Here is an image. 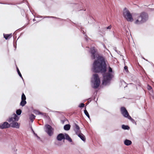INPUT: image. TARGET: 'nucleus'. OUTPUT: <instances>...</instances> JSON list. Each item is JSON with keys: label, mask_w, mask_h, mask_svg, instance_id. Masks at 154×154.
<instances>
[{"label": "nucleus", "mask_w": 154, "mask_h": 154, "mask_svg": "<svg viewBox=\"0 0 154 154\" xmlns=\"http://www.w3.org/2000/svg\"><path fill=\"white\" fill-rule=\"evenodd\" d=\"M83 33H84V31H83Z\"/></svg>", "instance_id": "36"}, {"label": "nucleus", "mask_w": 154, "mask_h": 154, "mask_svg": "<svg viewBox=\"0 0 154 154\" xmlns=\"http://www.w3.org/2000/svg\"><path fill=\"white\" fill-rule=\"evenodd\" d=\"M57 18L56 17H53V16H44V17H43V18Z\"/></svg>", "instance_id": "26"}, {"label": "nucleus", "mask_w": 154, "mask_h": 154, "mask_svg": "<svg viewBox=\"0 0 154 154\" xmlns=\"http://www.w3.org/2000/svg\"><path fill=\"white\" fill-rule=\"evenodd\" d=\"M74 130L76 134L77 135L81 133V131L80 130V128L78 125L76 124H75V127Z\"/></svg>", "instance_id": "12"}, {"label": "nucleus", "mask_w": 154, "mask_h": 154, "mask_svg": "<svg viewBox=\"0 0 154 154\" xmlns=\"http://www.w3.org/2000/svg\"><path fill=\"white\" fill-rule=\"evenodd\" d=\"M78 135L82 140L84 142L86 140L85 137V136L83 134L81 133L80 134H79Z\"/></svg>", "instance_id": "13"}, {"label": "nucleus", "mask_w": 154, "mask_h": 154, "mask_svg": "<svg viewBox=\"0 0 154 154\" xmlns=\"http://www.w3.org/2000/svg\"><path fill=\"white\" fill-rule=\"evenodd\" d=\"M34 113L36 115H39V114H42V113L39 112L38 110H35L34 111Z\"/></svg>", "instance_id": "23"}, {"label": "nucleus", "mask_w": 154, "mask_h": 154, "mask_svg": "<svg viewBox=\"0 0 154 154\" xmlns=\"http://www.w3.org/2000/svg\"><path fill=\"white\" fill-rule=\"evenodd\" d=\"M84 113L85 115L89 118H90V116L88 114V113L86 110L85 109L84 110Z\"/></svg>", "instance_id": "24"}, {"label": "nucleus", "mask_w": 154, "mask_h": 154, "mask_svg": "<svg viewBox=\"0 0 154 154\" xmlns=\"http://www.w3.org/2000/svg\"><path fill=\"white\" fill-rule=\"evenodd\" d=\"M4 38L5 39L7 40L8 38H11L12 36V34H3Z\"/></svg>", "instance_id": "14"}, {"label": "nucleus", "mask_w": 154, "mask_h": 154, "mask_svg": "<svg viewBox=\"0 0 154 154\" xmlns=\"http://www.w3.org/2000/svg\"><path fill=\"white\" fill-rule=\"evenodd\" d=\"M85 38L86 40L87 41L88 40V37H87V36L86 35H85Z\"/></svg>", "instance_id": "31"}, {"label": "nucleus", "mask_w": 154, "mask_h": 154, "mask_svg": "<svg viewBox=\"0 0 154 154\" xmlns=\"http://www.w3.org/2000/svg\"><path fill=\"white\" fill-rule=\"evenodd\" d=\"M19 118L18 116L16 114H14L13 115V117L10 118L8 120V121L10 123L17 121L19 120Z\"/></svg>", "instance_id": "8"}, {"label": "nucleus", "mask_w": 154, "mask_h": 154, "mask_svg": "<svg viewBox=\"0 0 154 154\" xmlns=\"http://www.w3.org/2000/svg\"><path fill=\"white\" fill-rule=\"evenodd\" d=\"M61 145V144H58V145L59 146H60V145Z\"/></svg>", "instance_id": "35"}, {"label": "nucleus", "mask_w": 154, "mask_h": 154, "mask_svg": "<svg viewBox=\"0 0 154 154\" xmlns=\"http://www.w3.org/2000/svg\"><path fill=\"white\" fill-rule=\"evenodd\" d=\"M10 127L11 126L12 128H19L20 127V124L16 122L10 123Z\"/></svg>", "instance_id": "10"}, {"label": "nucleus", "mask_w": 154, "mask_h": 154, "mask_svg": "<svg viewBox=\"0 0 154 154\" xmlns=\"http://www.w3.org/2000/svg\"><path fill=\"white\" fill-rule=\"evenodd\" d=\"M100 83V79L97 74H94L91 79V85L94 88H97Z\"/></svg>", "instance_id": "4"}, {"label": "nucleus", "mask_w": 154, "mask_h": 154, "mask_svg": "<svg viewBox=\"0 0 154 154\" xmlns=\"http://www.w3.org/2000/svg\"><path fill=\"white\" fill-rule=\"evenodd\" d=\"M26 100H22L20 104L22 106H23L26 104Z\"/></svg>", "instance_id": "19"}, {"label": "nucleus", "mask_w": 154, "mask_h": 154, "mask_svg": "<svg viewBox=\"0 0 154 154\" xmlns=\"http://www.w3.org/2000/svg\"><path fill=\"white\" fill-rule=\"evenodd\" d=\"M116 49V48H115V49Z\"/></svg>", "instance_id": "38"}, {"label": "nucleus", "mask_w": 154, "mask_h": 154, "mask_svg": "<svg viewBox=\"0 0 154 154\" xmlns=\"http://www.w3.org/2000/svg\"><path fill=\"white\" fill-rule=\"evenodd\" d=\"M147 88V89L149 90H150L152 89V88L151 87L148 85Z\"/></svg>", "instance_id": "28"}, {"label": "nucleus", "mask_w": 154, "mask_h": 154, "mask_svg": "<svg viewBox=\"0 0 154 154\" xmlns=\"http://www.w3.org/2000/svg\"><path fill=\"white\" fill-rule=\"evenodd\" d=\"M123 16L128 21L132 22L133 20L131 14L126 8H125L124 9Z\"/></svg>", "instance_id": "5"}, {"label": "nucleus", "mask_w": 154, "mask_h": 154, "mask_svg": "<svg viewBox=\"0 0 154 154\" xmlns=\"http://www.w3.org/2000/svg\"><path fill=\"white\" fill-rule=\"evenodd\" d=\"M65 139L64 134L61 133L59 134L57 137V139L58 141H61L63 139Z\"/></svg>", "instance_id": "11"}, {"label": "nucleus", "mask_w": 154, "mask_h": 154, "mask_svg": "<svg viewBox=\"0 0 154 154\" xmlns=\"http://www.w3.org/2000/svg\"><path fill=\"white\" fill-rule=\"evenodd\" d=\"M35 118V116L33 114H31L29 116V119H30L31 121L32 122L33 119H34Z\"/></svg>", "instance_id": "18"}, {"label": "nucleus", "mask_w": 154, "mask_h": 154, "mask_svg": "<svg viewBox=\"0 0 154 154\" xmlns=\"http://www.w3.org/2000/svg\"><path fill=\"white\" fill-rule=\"evenodd\" d=\"M70 125H69L67 124L65 125L64 127V128L65 130H69L70 129Z\"/></svg>", "instance_id": "17"}, {"label": "nucleus", "mask_w": 154, "mask_h": 154, "mask_svg": "<svg viewBox=\"0 0 154 154\" xmlns=\"http://www.w3.org/2000/svg\"><path fill=\"white\" fill-rule=\"evenodd\" d=\"M10 127V124L7 122H5L3 124H0V128L1 129L8 128Z\"/></svg>", "instance_id": "9"}, {"label": "nucleus", "mask_w": 154, "mask_h": 154, "mask_svg": "<svg viewBox=\"0 0 154 154\" xmlns=\"http://www.w3.org/2000/svg\"><path fill=\"white\" fill-rule=\"evenodd\" d=\"M42 17V16H41V17Z\"/></svg>", "instance_id": "37"}, {"label": "nucleus", "mask_w": 154, "mask_h": 154, "mask_svg": "<svg viewBox=\"0 0 154 154\" xmlns=\"http://www.w3.org/2000/svg\"><path fill=\"white\" fill-rule=\"evenodd\" d=\"M151 91L152 93H153V91H152V90H151Z\"/></svg>", "instance_id": "33"}, {"label": "nucleus", "mask_w": 154, "mask_h": 154, "mask_svg": "<svg viewBox=\"0 0 154 154\" xmlns=\"http://www.w3.org/2000/svg\"><path fill=\"white\" fill-rule=\"evenodd\" d=\"M122 128L125 130H128L129 129V127L128 126L125 125H122Z\"/></svg>", "instance_id": "20"}, {"label": "nucleus", "mask_w": 154, "mask_h": 154, "mask_svg": "<svg viewBox=\"0 0 154 154\" xmlns=\"http://www.w3.org/2000/svg\"><path fill=\"white\" fill-rule=\"evenodd\" d=\"M124 72H128V68H124Z\"/></svg>", "instance_id": "29"}, {"label": "nucleus", "mask_w": 154, "mask_h": 154, "mask_svg": "<svg viewBox=\"0 0 154 154\" xmlns=\"http://www.w3.org/2000/svg\"><path fill=\"white\" fill-rule=\"evenodd\" d=\"M121 111L122 114L124 117L128 118V119L131 120L132 122L134 121V120L129 116L128 112L125 108L123 107H121Z\"/></svg>", "instance_id": "6"}, {"label": "nucleus", "mask_w": 154, "mask_h": 154, "mask_svg": "<svg viewBox=\"0 0 154 154\" xmlns=\"http://www.w3.org/2000/svg\"><path fill=\"white\" fill-rule=\"evenodd\" d=\"M37 137H38V139H39V137H38V136H37Z\"/></svg>", "instance_id": "34"}, {"label": "nucleus", "mask_w": 154, "mask_h": 154, "mask_svg": "<svg viewBox=\"0 0 154 154\" xmlns=\"http://www.w3.org/2000/svg\"><path fill=\"white\" fill-rule=\"evenodd\" d=\"M17 72H18L19 75L20 76V77L22 79H23V77L22 76V75H21L19 69H18V68H17Z\"/></svg>", "instance_id": "25"}, {"label": "nucleus", "mask_w": 154, "mask_h": 154, "mask_svg": "<svg viewBox=\"0 0 154 154\" xmlns=\"http://www.w3.org/2000/svg\"><path fill=\"white\" fill-rule=\"evenodd\" d=\"M53 129L50 125H45V131L49 136H51L53 135Z\"/></svg>", "instance_id": "7"}, {"label": "nucleus", "mask_w": 154, "mask_h": 154, "mask_svg": "<svg viewBox=\"0 0 154 154\" xmlns=\"http://www.w3.org/2000/svg\"><path fill=\"white\" fill-rule=\"evenodd\" d=\"M21 100H26V97L24 93H23L21 96Z\"/></svg>", "instance_id": "21"}, {"label": "nucleus", "mask_w": 154, "mask_h": 154, "mask_svg": "<svg viewBox=\"0 0 154 154\" xmlns=\"http://www.w3.org/2000/svg\"><path fill=\"white\" fill-rule=\"evenodd\" d=\"M90 52L91 54L92 59H95L93 64V67H107V62L105 58L99 55L94 47L91 48Z\"/></svg>", "instance_id": "1"}, {"label": "nucleus", "mask_w": 154, "mask_h": 154, "mask_svg": "<svg viewBox=\"0 0 154 154\" xmlns=\"http://www.w3.org/2000/svg\"><path fill=\"white\" fill-rule=\"evenodd\" d=\"M64 136H65V139L66 140H68V141H69L70 142H72V140L71 139V138L69 136V135L66 134H64Z\"/></svg>", "instance_id": "15"}, {"label": "nucleus", "mask_w": 154, "mask_h": 154, "mask_svg": "<svg viewBox=\"0 0 154 154\" xmlns=\"http://www.w3.org/2000/svg\"><path fill=\"white\" fill-rule=\"evenodd\" d=\"M149 16L147 13L143 12L137 14L134 22L137 25H141L146 23L148 20Z\"/></svg>", "instance_id": "3"}, {"label": "nucleus", "mask_w": 154, "mask_h": 154, "mask_svg": "<svg viewBox=\"0 0 154 154\" xmlns=\"http://www.w3.org/2000/svg\"><path fill=\"white\" fill-rule=\"evenodd\" d=\"M33 21H34V20H35L33 19Z\"/></svg>", "instance_id": "39"}, {"label": "nucleus", "mask_w": 154, "mask_h": 154, "mask_svg": "<svg viewBox=\"0 0 154 154\" xmlns=\"http://www.w3.org/2000/svg\"><path fill=\"white\" fill-rule=\"evenodd\" d=\"M124 67L126 68V67H128L127 66H125Z\"/></svg>", "instance_id": "32"}, {"label": "nucleus", "mask_w": 154, "mask_h": 154, "mask_svg": "<svg viewBox=\"0 0 154 154\" xmlns=\"http://www.w3.org/2000/svg\"><path fill=\"white\" fill-rule=\"evenodd\" d=\"M21 110L20 109H19L16 111V113L17 115H20L21 114Z\"/></svg>", "instance_id": "22"}, {"label": "nucleus", "mask_w": 154, "mask_h": 154, "mask_svg": "<svg viewBox=\"0 0 154 154\" xmlns=\"http://www.w3.org/2000/svg\"><path fill=\"white\" fill-rule=\"evenodd\" d=\"M84 106L85 104L84 103H82L79 105V107H83Z\"/></svg>", "instance_id": "27"}, {"label": "nucleus", "mask_w": 154, "mask_h": 154, "mask_svg": "<svg viewBox=\"0 0 154 154\" xmlns=\"http://www.w3.org/2000/svg\"><path fill=\"white\" fill-rule=\"evenodd\" d=\"M111 26H109L106 28V29H111Z\"/></svg>", "instance_id": "30"}, {"label": "nucleus", "mask_w": 154, "mask_h": 154, "mask_svg": "<svg viewBox=\"0 0 154 154\" xmlns=\"http://www.w3.org/2000/svg\"><path fill=\"white\" fill-rule=\"evenodd\" d=\"M124 143L126 146H129L131 144L132 142L131 140L126 139L125 140Z\"/></svg>", "instance_id": "16"}, {"label": "nucleus", "mask_w": 154, "mask_h": 154, "mask_svg": "<svg viewBox=\"0 0 154 154\" xmlns=\"http://www.w3.org/2000/svg\"><path fill=\"white\" fill-rule=\"evenodd\" d=\"M92 70L94 72L103 74V85L107 84L113 77L112 68H93Z\"/></svg>", "instance_id": "2"}]
</instances>
